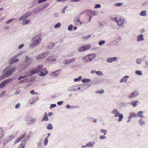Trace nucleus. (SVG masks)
Wrapping results in <instances>:
<instances>
[{
	"label": "nucleus",
	"mask_w": 148,
	"mask_h": 148,
	"mask_svg": "<svg viewBox=\"0 0 148 148\" xmlns=\"http://www.w3.org/2000/svg\"><path fill=\"white\" fill-rule=\"evenodd\" d=\"M101 7V5L99 4H96L95 7H94L95 8H99Z\"/></svg>",
	"instance_id": "obj_45"
},
{
	"label": "nucleus",
	"mask_w": 148,
	"mask_h": 148,
	"mask_svg": "<svg viewBox=\"0 0 148 148\" xmlns=\"http://www.w3.org/2000/svg\"><path fill=\"white\" fill-rule=\"evenodd\" d=\"M90 47L89 45H87L80 47L78 49V51H85L89 49Z\"/></svg>",
	"instance_id": "obj_6"
},
{
	"label": "nucleus",
	"mask_w": 148,
	"mask_h": 148,
	"mask_svg": "<svg viewBox=\"0 0 148 148\" xmlns=\"http://www.w3.org/2000/svg\"><path fill=\"white\" fill-rule=\"evenodd\" d=\"M53 128V127L51 124H49L47 126V129L49 130H51Z\"/></svg>",
	"instance_id": "obj_32"
},
{
	"label": "nucleus",
	"mask_w": 148,
	"mask_h": 148,
	"mask_svg": "<svg viewBox=\"0 0 148 148\" xmlns=\"http://www.w3.org/2000/svg\"><path fill=\"white\" fill-rule=\"evenodd\" d=\"M143 112V111H139L137 115L139 117L142 118L143 117V115L142 114Z\"/></svg>",
	"instance_id": "obj_28"
},
{
	"label": "nucleus",
	"mask_w": 148,
	"mask_h": 148,
	"mask_svg": "<svg viewBox=\"0 0 148 148\" xmlns=\"http://www.w3.org/2000/svg\"><path fill=\"white\" fill-rule=\"evenodd\" d=\"M139 123L141 125H143L145 124V122L141 119L139 121Z\"/></svg>",
	"instance_id": "obj_34"
},
{
	"label": "nucleus",
	"mask_w": 148,
	"mask_h": 148,
	"mask_svg": "<svg viewBox=\"0 0 148 148\" xmlns=\"http://www.w3.org/2000/svg\"><path fill=\"white\" fill-rule=\"evenodd\" d=\"M30 93L32 95H34V94L37 95V92H35L34 90H32L30 92Z\"/></svg>",
	"instance_id": "obj_48"
},
{
	"label": "nucleus",
	"mask_w": 148,
	"mask_h": 148,
	"mask_svg": "<svg viewBox=\"0 0 148 148\" xmlns=\"http://www.w3.org/2000/svg\"><path fill=\"white\" fill-rule=\"evenodd\" d=\"M73 26L72 25H70L68 27V29L69 30H71L73 28Z\"/></svg>",
	"instance_id": "obj_51"
},
{
	"label": "nucleus",
	"mask_w": 148,
	"mask_h": 148,
	"mask_svg": "<svg viewBox=\"0 0 148 148\" xmlns=\"http://www.w3.org/2000/svg\"><path fill=\"white\" fill-rule=\"evenodd\" d=\"M74 60H75V59H72L71 60H70V61H69V62L68 63H69L71 62H73V61H74Z\"/></svg>",
	"instance_id": "obj_64"
},
{
	"label": "nucleus",
	"mask_w": 148,
	"mask_h": 148,
	"mask_svg": "<svg viewBox=\"0 0 148 148\" xmlns=\"http://www.w3.org/2000/svg\"><path fill=\"white\" fill-rule=\"evenodd\" d=\"M135 73L136 74L138 75H141L142 74L141 71H137L135 72Z\"/></svg>",
	"instance_id": "obj_40"
},
{
	"label": "nucleus",
	"mask_w": 148,
	"mask_h": 148,
	"mask_svg": "<svg viewBox=\"0 0 148 148\" xmlns=\"http://www.w3.org/2000/svg\"><path fill=\"white\" fill-rule=\"evenodd\" d=\"M26 134H24L22 135L16 139L14 142V144H16L20 141L25 136Z\"/></svg>",
	"instance_id": "obj_10"
},
{
	"label": "nucleus",
	"mask_w": 148,
	"mask_h": 148,
	"mask_svg": "<svg viewBox=\"0 0 148 148\" xmlns=\"http://www.w3.org/2000/svg\"><path fill=\"white\" fill-rule=\"evenodd\" d=\"M80 0H71V2H79L80 1Z\"/></svg>",
	"instance_id": "obj_63"
},
{
	"label": "nucleus",
	"mask_w": 148,
	"mask_h": 148,
	"mask_svg": "<svg viewBox=\"0 0 148 148\" xmlns=\"http://www.w3.org/2000/svg\"><path fill=\"white\" fill-rule=\"evenodd\" d=\"M48 73V72L45 69H44L40 72L39 75L41 76H43L46 75Z\"/></svg>",
	"instance_id": "obj_12"
},
{
	"label": "nucleus",
	"mask_w": 148,
	"mask_h": 148,
	"mask_svg": "<svg viewBox=\"0 0 148 148\" xmlns=\"http://www.w3.org/2000/svg\"><path fill=\"white\" fill-rule=\"evenodd\" d=\"M141 60L140 59H138L136 61V62L138 64H140L141 63Z\"/></svg>",
	"instance_id": "obj_47"
},
{
	"label": "nucleus",
	"mask_w": 148,
	"mask_h": 148,
	"mask_svg": "<svg viewBox=\"0 0 148 148\" xmlns=\"http://www.w3.org/2000/svg\"><path fill=\"white\" fill-rule=\"evenodd\" d=\"M106 138V137L103 135H101L100 136L99 138L101 139H103Z\"/></svg>",
	"instance_id": "obj_46"
},
{
	"label": "nucleus",
	"mask_w": 148,
	"mask_h": 148,
	"mask_svg": "<svg viewBox=\"0 0 148 148\" xmlns=\"http://www.w3.org/2000/svg\"><path fill=\"white\" fill-rule=\"evenodd\" d=\"M89 56V60L90 61L92 60L95 58L96 56V54H89L88 55Z\"/></svg>",
	"instance_id": "obj_16"
},
{
	"label": "nucleus",
	"mask_w": 148,
	"mask_h": 148,
	"mask_svg": "<svg viewBox=\"0 0 148 148\" xmlns=\"http://www.w3.org/2000/svg\"><path fill=\"white\" fill-rule=\"evenodd\" d=\"M48 120V119L47 118V114L46 113H45L42 119V121H47Z\"/></svg>",
	"instance_id": "obj_20"
},
{
	"label": "nucleus",
	"mask_w": 148,
	"mask_h": 148,
	"mask_svg": "<svg viewBox=\"0 0 148 148\" xmlns=\"http://www.w3.org/2000/svg\"><path fill=\"white\" fill-rule=\"evenodd\" d=\"M27 75H25L24 76H21L18 79V80H20L22 79H25L27 77Z\"/></svg>",
	"instance_id": "obj_44"
},
{
	"label": "nucleus",
	"mask_w": 148,
	"mask_h": 148,
	"mask_svg": "<svg viewBox=\"0 0 148 148\" xmlns=\"http://www.w3.org/2000/svg\"><path fill=\"white\" fill-rule=\"evenodd\" d=\"M75 23L77 25L81 24L82 23L80 21V19L79 18H78L75 20Z\"/></svg>",
	"instance_id": "obj_29"
},
{
	"label": "nucleus",
	"mask_w": 148,
	"mask_h": 148,
	"mask_svg": "<svg viewBox=\"0 0 148 148\" xmlns=\"http://www.w3.org/2000/svg\"><path fill=\"white\" fill-rule=\"evenodd\" d=\"M22 83L24 82H28V80L27 79H24V80H22L20 81Z\"/></svg>",
	"instance_id": "obj_56"
},
{
	"label": "nucleus",
	"mask_w": 148,
	"mask_h": 148,
	"mask_svg": "<svg viewBox=\"0 0 148 148\" xmlns=\"http://www.w3.org/2000/svg\"><path fill=\"white\" fill-rule=\"evenodd\" d=\"M61 26V24L60 23H57L54 26L55 28H59Z\"/></svg>",
	"instance_id": "obj_35"
},
{
	"label": "nucleus",
	"mask_w": 148,
	"mask_h": 148,
	"mask_svg": "<svg viewBox=\"0 0 148 148\" xmlns=\"http://www.w3.org/2000/svg\"><path fill=\"white\" fill-rule=\"evenodd\" d=\"M82 79V77L81 76H79L77 78H75L74 79V81L75 82H78L80 80Z\"/></svg>",
	"instance_id": "obj_33"
},
{
	"label": "nucleus",
	"mask_w": 148,
	"mask_h": 148,
	"mask_svg": "<svg viewBox=\"0 0 148 148\" xmlns=\"http://www.w3.org/2000/svg\"><path fill=\"white\" fill-rule=\"evenodd\" d=\"M56 105L55 104H51L50 107V108L51 109L52 108H54L56 106Z\"/></svg>",
	"instance_id": "obj_49"
},
{
	"label": "nucleus",
	"mask_w": 148,
	"mask_h": 148,
	"mask_svg": "<svg viewBox=\"0 0 148 148\" xmlns=\"http://www.w3.org/2000/svg\"><path fill=\"white\" fill-rule=\"evenodd\" d=\"M104 92V91L103 90H97L96 91V93L100 94H102Z\"/></svg>",
	"instance_id": "obj_39"
},
{
	"label": "nucleus",
	"mask_w": 148,
	"mask_h": 148,
	"mask_svg": "<svg viewBox=\"0 0 148 148\" xmlns=\"http://www.w3.org/2000/svg\"><path fill=\"white\" fill-rule=\"evenodd\" d=\"M143 35L142 34H140L137 36V41H139L143 40L144 39L143 37Z\"/></svg>",
	"instance_id": "obj_15"
},
{
	"label": "nucleus",
	"mask_w": 148,
	"mask_h": 148,
	"mask_svg": "<svg viewBox=\"0 0 148 148\" xmlns=\"http://www.w3.org/2000/svg\"><path fill=\"white\" fill-rule=\"evenodd\" d=\"M27 142V140H23L21 143L20 146L22 147L23 148L26 145Z\"/></svg>",
	"instance_id": "obj_17"
},
{
	"label": "nucleus",
	"mask_w": 148,
	"mask_h": 148,
	"mask_svg": "<svg viewBox=\"0 0 148 148\" xmlns=\"http://www.w3.org/2000/svg\"><path fill=\"white\" fill-rule=\"evenodd\" d=\"M29 20L28 19H26L23 22V24L25 25L27 24V23H29Z\"/></svg>",
	"instance_id": "obj_42"
},
{
	"label": "nucleus",
	"mask_w": 148,
	"mask_h": 148,
	"mask_svg": "<svg viewBox=\"0 0 148 148\" xmlns=\"http://www.w3.org/2000/svg\"><path fill=\"white\" fill-rule=\"evenodd\" d=\"M5 94H6L5 91H4L3 92H2L0 95V97H2L3 96H4L5 95Z\"/></svg>",
	"instance_id": "obj_50"
},
{
	"label": "nucleus",
	"mask_w": 148,
	"mask_h": 148,
	"mask_svg": "<svg viewBox=\"0 0 148 148\" xmlns=\"http://www.w3.org/2000/svg\"><path fill=\"white\" fill-rule=\"evenodd\" d=\"M63 103V101H59L57 102V104L58 105H61Z\"/></svg>",
	"instance_id": "obj_59"
},
{
	"label": "nucleus",
	"mask_w": 148,
	"mask_h": 148,
	"mask_svg": "<svg viewBox=\"0 0 148 148\" xmlns=\"http://www.w3.org/2000/svg\"><path fill=\"white\" fill-rule=\"evenodd\" d=\"M101 132L103 133L105 135L106 134L107 132V130H101Z\"/></svg>",
	"instance_id": "obj_52"
},
{
	"label": "nucleus",
	"mask_w": 148,
	"mask_h": 148,
	"mask_svg": "<svg viewBox=\"0 0 148 148\" xmlns=\"http://www.w3.org/2000/svg\"><path fill=\"white\" fill-rule=\"evenodd\" d=\"M49 5V4L47 3L45 4L42 7V10L46 8Z\"/></svg>",
	"instance_id": "obj_43"
},
{
	"label": "nucleus",
	"mask_w": 148,
	"mask_h": 148,
	"mask_svg": "<svg viewBox=\"0 0 148 148\" xmlns=\"http://www.w3.org/2000/svg\"><path fill=\"white\" fill-rule=\"evenodd\" d=\"M12 81V80L11 79H9L5 80L2 82L0 84V89L1 88L3 87H4L5 85L8 82H10Z\"/></svg>",
	"instance_id": "obj_8"
},
{
	"label": "nucleus",
	"mask_w": 148,
	"mask_h": 148,
	"mask_svg": "<svg viewBox=\"0 0 148 148\" xmlns=\"http://www.w3.org/2000/svg\"><path fill=\"white\" fill-rule=\"evenodd\" d=\"M87 12L89 13L90 15H95V11L88 10Z\"/></svg>",
	"instance_id": "obj_22"
},
{
	"label": "nucleus",
	"mask_w": 148,
	"mask_h": 148,
	"mask_svg": "<svg viewBox=\"0 0 148 148\" xmlns=\"http://www.w3.org/2000/svg\"><path fill=\"white\" fill-rule=\"evenodd\" d=\"M48 54V52H46L45 53H44L42 54H41L38 56H37L36 57V58L37 60H40L41 59H42L45 57L47 55V54Z\"/></svg>",
	"instance_id": "obj_7"
},
{
	"label": "nucleus",
	"mask_w": 148,
	"mask_h": 148,
	"mask_svg": "<svg viewBox=\"0 0 148 148\" xmlns=\"http://www.w3.org/2000/svg\"><path fill=\"white\" fill-rule=\"evenodd\" d=\"M32 42L30 45L31 48H33L40 44L41 41V36L40 34H38L33 38L32 40Z\"/></svg>",
	"instance_id": "obj_1"
},
{
	"label": "nucleus",
	"mask_w": 148,
	"mask_h": 148,
	"mask_svg": "<svg viewBox=\"0 0 148 148\" xmlns=\"http://www.w3.org/2000/svg\"><path fill=\"white\" fill-rule=\"evenodd\" d=\"M23 46H24L23 44H22V45H20L18 46V48L19 49H20Z\"/></svg>",
	"instance_id": "obj_61"
},
{
	"label": "nucleus",
	"mask_w": 148,
	"mask_h": 148,
	"mask_svg": "<svg viewBox=\"0 0 148 148\" xmlns=\"http://www.w3.org/2000/svg\"><path fill=\"white\" fill-rule=\"evenodd\" d=\"M105 42V40H102L99 42V45H101Z\"/></svg>",
	"instance_id": "obj_41"
},
{
	"label": "nucleus",
	"mask_w": 148,
	"mask_h": 148,
	"mask_svg": "<svg viewBox=\"0 0 148 148\" xmlns=\"http://www.w3.org/2000/svg\"><path fill=\"white\" fill-rule=\"evenodd\" d=\"M35 121V120L34 119H32V120L30 121V122L29 123H32Z\"/></svg>",
	"instance_id": "obj_58"
},
{
	"label": "nucleus",
	"mask_w": 148,
	"mask_h": 148,
	"mask_svg": "<svg viewBox=\"0 0 148 148\" xmlns=\"http://www.w3.org/2000/svg\"><path fill=\"white\" fill-rule=\"evenodd\" d=\"M90 35H88L86 36L83 37L82 38V39L83 40H86L90 38Z\"/></svg>",
	"instance_id": "obj_36"
},
{
	"label": "nucleus",
	"mask_w": 148,
	"mask_h": 148,
	"mask_svg": "<svg viewBox=\"0 0 148 148\" xmlns=\"http://www.w3.org/2000/svg\"><path fill=\"white\" fill-rule=\"evenodd\" d=\"M13 19V18H12V19H10L8 20L6 22V23L7 24V23H11V22H12V21Z\"/></svg>",
	"instance_id": "obj_53"
},
{
	"label": "nucleus",
	"mask_w": 148,
	"mask_h": 148,
	"mask_svg": "<svg viewBox=\"0 0 148 148\" xmlns=\"http://www.w3.org/2000/svg\"><path fill=\"white\" fill-rule=\"evenodd\" d=\"M136 116L137 115L135 113L133 112L131 114L130 116H129L128 118L129 119H131L134 117H136Z\"/></svg>",
	"instance_id": "obj_21"
},
{
	"label": "nucleus",
	"mask_w": 148,
	"mask_h": 148,
	"mask_svg": "<svg viewBox=\"0 0 148 148\" xmlns=\"http://www.w3.org/2000/svg\"><path fill=\"white\" fill-rule=\"evenodd\" d=\"M47 137H46L44 141V144L46 146L47 145L48 142V140Z\"/></svg>",
	"instance_id": "obj_31"
},
{
	"label": "nucleus",
	"mask_w": 148,
	"mask_h": 148,
	"mask_svg": "<svg viewBox=\"0 0 148 148\" xmlns=\"http://www.w3.org/2000/svg\"><path fill=\"white\" fill-rule=\"evenodd\" d=\"M32 13V12H28L26 13L25 14L23 15L19 19L20 21L21 20L24 18H27Z\"/></svg>",
	"instance_id": "obj_9"
},
{
	"label": "nucleus",
	"mask_w": 148,
	"mask_h": 148,
	"mask_svg": "<svg viewBox=\"0 0 148 148\" xmlns=\"http://www.w3.org/2000/svg\"><path fill=\"white\" fill-rule=\"evenodd\" d=\"M14 137V135L10 136L8 138V139L9 140H10V141L12 139H13Z\"/></svg>",
	"instance_id": "obj_54"
},
{
	"label": "nucleus",
	"mask_w": 148,
	"mask_h": 148,
	"mask_svg": "<svg viewBox=\"0 0 148 148\" xmlns=\"http://www.w3.org/2000/svg\"><path fill=\"white\" fill-rule=\"evenodd\" d=\"M16 69V68L15 67H14L12 68L11 69L7 71L8 70V68H5L4 70L3 71L4 73H5V76H1V77H0V81L3 80L5 77L10 75L13 73V72L15 71Z\"/></svg>",
	"instance_id": "obj_2"
},
{
	"label": "nucleus",
	"mask_w": 148,
	"mask_h": 148,
	"mask_svg": "<svg viewBox=\"0 0 148 148\" xmlns=\"http://www.w3.org/2000/svg\"><path fill=\"white\" fill-rule=\"evenodd\" d=\"M123 4V3H117L116 5L117 6H119L122 5Z\"/></svg>",
	"instance_id": "obj_55"
},
{
	"label": "nucleus",
	"mask_w": 148,
	"mask_h": 148,
	"mask_svg": "<svg viewBox=\"0 0 148 148\" xmlns=\"http://www.w3.org/2000/svg\"><path fill=\"white\" fill-rule=\"evenodd\" d=\"M47 61H49L51 62L54 61L56 60V59L53 58V56H51L47 59Z\"/></svg>",
	"instance_id": "obj_23"
},
{
	"label": "nucleus",
	"mask_w": 148,
	"mask_h": 148,
	"mask_svg": "<svg viewBox=\"0 0 148 148\" xmlns=\"http://www.w3.org/2000/svg\"><path fill=\"white\" fill-rule=\"evenodd\" d=\"M129 77L128 76H125L122 78L120 80V83H122L124 82H126L127 81V79Z\"/></svg>",
	"instance_id": "obj_14"
},
{
	"label": "nucleus",
	"mask_w": 148,
	"mask_h": 148,
	"mask_svg": "<svg viewBox=\"0 0 148 148\" xmlns=\"http://www.w3.org/2000/svg\"><path fill=\"white\" fill-rule=\"evenodd\" d=\"M111 113L114 114V116L115 117H117L119 116V119L118 121L119 122H121L122 121L123 118V116L122 114H121L116 109H114L112 111Z\"/></svg>",
	"instance_id": "obj_3"
},
{
	"label": "nucleus",
	"mask_w": 148,
	"mask_h": 148,
	"mask_svg": "<svg viewBox=\"0 0 148 148\" xmlns=\"http://www.w3.org/2000/svg\"><path fill=\"white\" fill-rule=\"evenodd\" d=\"M138 95V93L136 91H134L129 96V97L130 98H132L134 97H136Z\"/></svg>",
	"instance_id": "obj_11"
},
{
	"label": "nucleus",
	"mask_w": 148,
	"mask_h": 148,
	"mask_svg": "<svg viewBox=\"0 0 148 148\" xmlns=\"http://www.w3.org/2000/svg\"><path fill=\"white\" fill-rule=\"evenodd\" d=\"M138 102V101H133L131 103V104L134 107L136 106Z\"/></svg>",
	"instance_id": "obj_27"
},
{
	"label": "nucleus",
	"mask_w": 148,
	"mask_h": 148,
	"mask_svg": "<svg viewBox=\"0 0 148 148\" xmlns=\"http://www.w3.org/2000/svg\"><path fill=\"white\" fill-rule=\"evenodd\" d=\"M89 56L87 55L83 58V61L84 62H87L90 61Z\"/></svg>",
	"instance_id": "obj_18"
},
{
	"label": "nucleus",
	"mask_w": 148,
	"mask_h": 148,
	"mask_svg": "<svg viewBox=\"0 0 148 148\" xmlns=\"http://www.w3.org/2000/svg\"><path fill=\"white\" fill-rule=\"evenodd\" d=\"M4 131L3 130H0V138H2L4 135L3 132Z\"/></svg>",
	"instance_id": "obj_38"
},
{
	"label": "nucleus",
	"mask_w": 148,
	"mask_h": 148,
	"mask_svg": "<svg viewBox=\"0 0 148 148\" xmlns=\"http://www.w3.org/2000/svg\"><path fill=\"white\" fill-rule=\"evenodd\" d=\"M114 21L116 22L117 23L118 25L119 26H121L123 25L124 22L123 19L119 18L117 20L116 18H114Z\"/></svg>",
	"instance_id": "obj_5"
},
{
	"label": "nucleus",
	"mask_w": 148,
	"mask_h": 148,
	"mask_svg": "<svg viewBox=\"0 0 148 148\" xmlns=\"http://www.w3.org/2000/svg\"><path fill=\"white\" fill-rule=\"evenodd\" d=\"M89 147L93 148L94 147L93 145H95V143L94 142H89Z\"/></svg>",
	"instance_id": "obj_26"
},
{
	"label": "nucleus",
	"mask_w": 148,
	"mask_h": 148,
	"mask_svg": "<svg viewBox=\"0 0 148 148\" xmlns=\"http://www.w3.org/2000/svg\"><path fill=\"white\" fill-rule=\"evenodd\" d=\"M82 82L85 83L86 82H89L90 81V80L88 79H84L82 80Z\"/></svg>",
	"instance_id": "obj_24"
},
{
	"label": "nucleus",
	"mask_w": 148,
	"mask_h": 148,
	"mask_svg": "<svg viewBox=\"0 0 148 148\" xmlns=\"http://www.w3.org/2000/svg\"><path fill=\"white\" fill-rule=\"evenodd\" d=\"M37 145H38V146L39 147H40L41 146L42 144L41 143H38Z\"/></svg>",
	"instance_id": "obj_62"
},
{
	"label": "nucleus",
	"mask_w": 148,
	"mask_h": 148,
	"mask_svg": "<svg viewBox=\"0 0 148 148\" xmlns=\"http://www.w3.org/2000/svg\"><path fill=\"white\" fill-rule=\"evenodd\" d=\"M18 59H14V58L11 59L10 60V64H12L14 62H15L18 61Z\"/></svg>",
	"instance_id": "obj_19"
},
{
	"label": "nucleus",
	"mask_w": 148,
	"mask_h": 148,
	"mask_svg": "<svg viewBox=\"0 0 148 148\" xmlns=\"http://www.w3.org/2000/svg\"><path fill=\"white\" fill-rule=\"evenodd\" d=\"M43 68V66L42 65L38 66V69H36L31 71L30 73L28 75H31L34 74L36 73L39 72Z\"/></svg>",
	"instance_id": "obj_4"
},
{
	"label": "nucleus",
	"mask_w": 148,
	"mask_h": 148,
	"mask_svg": "<svg viewBox=\"0 0 148 148\" xmlns=\"http://www.w3.org/2000/svg\"><path fill=\"white\" fill-rule=\"evenodd\" d=\"M20 106V104L19 103L17 104L15 106V108L17 109L19 108V107Z\"/></svg>",
	"instance_id": "obj_57"
},
{
	"label": "nucleus",
	"mask_w": 148,
	"mask_h": 148,
	"mask_svg": "<svg viewBox=\"0 0 148 148\" xmlns=\"http://www.w3.org/2000/svg\"><path fill=\"white\" fill-rule=\"evenodd\" d=\"M58 71H57L52 73L51 74V76L52 77H56L58 75V74H57L56 73Z\"/></svg>",
	"instance_id": "obj_37"
},
{
	"label": "nucleus",
	"mask_w": 148,
	"mask_h": 148,
	"mask_svg": "<svg viewBox=\"0 0 148 148\" xmlns=\"http://www.w3.org/2000/svg\"><path fill=\"white\" fill-rule=\"evenodd\" d=\"M29 57L28 56H26L25 58V60L26 61H28L29 60Z\"/></svg>",
	"instance_id": "obj_60"
},
{
	"label": "nucleus",
	"mask_w": 148,
	"mask_h": 148,
	"mask_svg": "<svg viewBox=\"0 0 148 148\" xmlns=\"http://www.w3.org/2000/svg\"><path fill=\"white\" fill-rule=\"evenodd\" d=\"M140 15L141 16H145L146 15V12L145 10H143L141 11Z\"/></svg>",
	"instance_id": "obj_25"
},
{
	"label": "nucleus",
	"mask_w": 148,
	"mask_h": 148,
	"mask_svg": "<svg viewBox=\"0 0 148 148\" xmlns=\"http://www.w3.org/2000/svg\"><path fill=\"white\" fill-rule=\"evenodd\" d=\"M117 58L116 57L109 58H108L107 61L108 62L111 63L115 60Z\"/></svg>",
	"instance_id": "obj_13"
},
{
	"label": "nucleus",
	"mask_w": 148,
	"mask_h": 148,
	"mask_svg": "<svg viewBox=\"0 0 148 148\" xmlns=\"http://www.w3.org/2000/svg\"><path fill=\"white\" fill-rule=\"evenodd\" d=\"M10 140H9L8 139L7 140L5 139L3 140L2 143L4 146Z\"/></svg>",
	"instance_id": "obj_30"
}]
</instances>
